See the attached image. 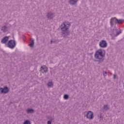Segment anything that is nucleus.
Here are the masks:
<instances>
[{
    "label": "nucleus",
    "mask_w": 124,
    "mask_h": 124,
    "mask_svg": "<svg viewBox=\"0 0 124 124\" xmlns=\"http://www.w3.org/2000/svg\"><path fill=\"white\" fill-rule=\"evenodd\" d=\"M87 119L89 120H93V112L91 111H88L86 115Z\"/></svg>",
    "instance_id": "4"
},
{
    "label": "nucleus",
    "mask_w": 124,
    "mask_h": 124,
    "mask_svg": "<svg viewBox=\"0 0 124 124\" xmlns=\"http://www.w3.org/2000/svg\"><path fill=\"white\" fill-rule=\"evenodd\" d=\"M9 37L6 36L1 40V43H6L7 41H8Z\"/></svg>",
    "instance_id": "9"
},
{
    "label": "nucleus",
    "mask_w": 124,
    "mask_h": 124,
    "mask_svg": "<svg viewBox=\"0 0 124 124\" xmlns=\"http://www.w3.org/2000/svg\"><path fill=\"white\" fill-rule=\"evenodd\" d=\"M121 31H120L119 32L117 33V35H119V34H120V33H121Z\"/></svg>",
    "instance_id": "22"
},
{
    "label": "nucleus",
    "mask_w": 124,
    "mask_h": 124,
    "mask_svg": "<svg viewBox=\"0 0 124 124\" xmlns=\"http://www.w3.org/2000/svg\"><path fill=\"white\" fill-rule=\"evenodd\" d=\"M26 112L29 114L30 113H33L34 111L32 109L28 108L27 109Z\"/></svg>",
    "instance_id": "14"
},
{
    "label": "nucleus",
    "mask_w": 124,
    "mask_h": 124,
    "mask_svg": "<svg viewBox=\"0 0 124 124\" xmlns=\"http://www.w3.org/2000/svg\"><path fill=\"white\" fill-rule=\"evenodd\" d=\"M34 45V40L33 39H31L30 44L29 45V46L30 47H33Z\"/></svg>",
    "instance_id": "11"
},
{
    "label": "nucleus",
    "mask_w": 124,
    "mask_h": 124,
    "mask_svg": "<svg viewBox=\"0 0 124 124\" xmlns=\"http://www.w3.org/2000/svg\"><path fill=\"white\" fill-rule=\"evenodd\" d=\"M47 124H51V121H48Z\"/></svg>",
    "instance_id": "21"
},
{
    "label": "nucleus",
    "mask_w": 124,
    "mask_h": 124,
    "mask_svg": "<svg viewBox=\"0 0 124 124\" xmlns=\"http://www.w3.org/2000/svg\"><path fill=\"white\" fill-rule=\"evenodd\" d=\"M8 93V88H0V93Z\"/></svg>",
    "instance_id": "6"
},
{
    "label": "nucleus",
    "mask_w": 124,
    "mask_h": 124,
    "mask_svg": "<svg viewBox=\"0 0 124 124\" xmlns=\"http://www.w3.org/2000/svg\"><path fill=\"white\" fill-rule=\"evenodd\" d=\"M105 110H107L108 109V106L105 105L104 107Z\"/></svg>",
    "instance_id": "19"
},
{
    "label": "nucleus",
    "mask_w": 124,
    "mask_h": 124,
    "mask_svg": "<svg viewBox=\"0 0 124 124\" xmlns=\"http://www.w3.org/2000/svg\"><path fill=\"white\" fill-rule=\"evenodd\" d=\"M51 43H53V41L51 40Z\"/></svg>",
    "instance_id": "24"
},
{
    "label": "nucleus",
    "mask_w": 124,
    "mask_h": 124,
    "mask_svg": "<svg viewBox=\"0 0 124 124\" xmlns=\"http://www.w3.org/2000/svg\"><path fill=\"white\" fill-rule=\"evenodd\" d=\"M99 46H101L102 48H105L106 47H107V43L106 42V41L102 40L100 42Z\"/></svg>",
    "instance_id": "5"
},
{
    "label": "nucleus",
    "mask_w": 124,
    "mask_h": 124,
    "mask_svg": "<svg viewBox=\"0 0 124 124\" xmlns=\"http://www.w3.org/2000/svg\"><path fill=\"white\" fill-rule=\"evenodd\" d=\"M117 77V76H116V75H114V77H113V78L114 79H116V78Z\"/></svg>",
    "instance_id": "20"
},
{
    "label": "nucleus",
    "mask_w": 124,
    "mask_h": 124,
    "mask_svg": "<svg viewBox=\"0 0 124 124\" xmlns=\"http://www.w3.org/2000/svg\"><path fill=\"white\" fill-rule=\"evenodd\" d=\"M115 21H116V24H122L123 22H124V20L123 19H115Z\"/></svg>",
    "instance_id": "13"
},
{
    "label": "nucleus",
    "mask_w": 124,
    "mask_h": 124,
    "mask_svg": "<svg viewBox=\"0 0 124 124\" xmlns=\"http://www.w3.org/2000/svg\"><path fill=\"white\" fill-rule=\"evenodd\" d=\"M95 59L97 60H101L104 57V54L101 49H99L97 50L94 55Z\"/></svg>",
    "instance_id": "1"
},
{
    "label": "nucleus",
    "mask_w": 124,
    "mask_h": 124,
    "mask_svg": "<svg viewBox=\"0 0 124 124\" xmlns=\"http://www.w3.org/2000/svg\"><path fill=\"white\" fill-rule=\"evenodd\" d=\"M0 92H1V91L0 90Z\"/></svg>",
    "instance_id": "25"
},
{
    "label": "nucleus",
    "mask_w": 124,
    "mask_h": 124,
    "mask_svg": "<svg viewBox=\"0 0 124 124\" xmlns=\"http://www.w3.org/2000/svg\"><path fill=\"white\" fill-rule=\"evenodd\" d=\"M23 124H31V121L29 120H26Z\"/></svg>",
    "instance_id": "16"
},
{
    "label": "nucleus",
    "mask_w": 124,
    "mask_h": 124,
    "mask_svg": "<svg viewBox=\"0 0 124 124\" xmlns=\"http://www.w3.org/2000/svg\"><path fill=\"white\" fill-rule=\"evenodd\" d=\"M64 99H68V95L65 94L64 95Z\"/></svg>",
    "instance_id": "18"
},
{
    "label": "nucleus",
    "mask_w": 124,
    "mask_h": 124,
    "mask_svg": "<svg viewBox=\"0 0 124 124\" xmlns=\"http://www.w3.org/2000/svg\"><path fill=\"white\" fill-rule=\"evenodd\" d=\"M41 70L43 73H46L48 71V68L46 66H43L41 67Z\"/></svg>",
    "instance_id": "7"
},
{
    "label": "nucleus",
    "mask_w": 124,
    "mask_h": 124,
    "mask_svg": "<svg viewBox=\"0 0 124 124\" xmlns=\"http://www.w3.org/2000/svg\"><path fill=\"white\" fill-rule=\"evenodd\" d=\"M16 46V43L15 42V41L10 40L8 43V46L9 48H11V49H13Z\"/></svg>",
    "instance_id": "3"
},
{
    "label": "nucleus",
    "mask_w": 124,
    "mask_h": 124,
    "mask_svg": "<svg viewBox=\"0 0 124 124\" xmlns=\"http://www.w3.org/2000/svg\"><path fill=\"white\" fill-rule=\"evenodd\" d=\"M47 86L48 87H52V86H53V83L52 82H48Z\"/></svg>",
    "instance_id": "15"
},
{
    "label": "nucleus",
    "mask_w": 124,
    "mask_h": 124,
    "mask_svg": "<svg viewBox=\"0 0 124 124\" xmlns=\"http://www.w3.org/2000/svg\"><path fill=\"white\" fill-rule=\"evenodd\" d=\"M47 16L48 19H52V18H54V15H53V14L51 13H48Z\"/></svg>",
    "instance_id": "10"
},
{
    "label": "nucleus",
    "mask_w": 124,
    "mask_h": 124,
    "mask_svg": "<svg viewBox=\"0 0 124 124\" xmlns=\"http://www.w3.org/2000/svg\"><path fill=\"white\" fill-rule=\"evenodd\" d=\"M1 30L2 31H5L6 30V27L5 26L2 27Z\"/></svg>",
    "instance_id": "17"
},
{
    "label": "nucleus",
    "mask_w": 124,
    "mask_h": 124,
    "mask_svg": "<svg viewBox=\"0 0 124 124\" xmlns=\"http://www.w3.org/2000/svg\"><path fill=\"white\" fill-rule=\"evenodd\" d=\"M70 27V23L69 22H64L62 24L61 29L62 31H68Z\"/></svg>",
    "instance_id": "2"
},
{
    "label": "nucleus",
    "mask_w": 124,
    "mask_h": 124,
    "mask_svg": "<svg viewBox=\"0 0 124 124\" xmlns=\"http://www.w3.org/2000/svg\"><path fill=\"white\" fill-rule=\"evenodd\" d=\"M77 1H78V0H70L69 3H70V4H75V3H76V2H77Z\"/></svg>",
    "instance_id": "12"
},
{
    "label": "nucleus",
    "mask_w": 124,
    "mask_h": 124,
    "mask_svg": "<svg viewBox=\"0 0 124 124\" xmlns=\"http://www.w3.org/2000/svg\"><path fill=\"white\" fill-rule=\"evenodd\" d=\"M105 74H107V73L106 72H105L104 73V76H105Z\"/></svg>",
    "instance_id": "23"
},
{
    "label": "nucleus",
    "mask_w": 124,
    "mask_h": 124,
    "mask_svg": "<svg viewBox=\"0 0 124 124\" xmlns=\"http://www.w3.org/2000/svg\"><path fill=\"white\" fill-rule=\"evenodd\" d=\"M116 20H117V18H116L115 17L112 18L110 20V25H111V26H113L114 25V24H117V21Z\"/></svg>",
    "instance_id": "8"
}]
</instances>
